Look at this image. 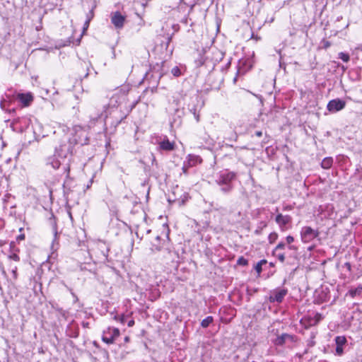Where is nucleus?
<instances>
[{
    "label": "nucleus",
    "instance_id": "obj_22",
    "mask_svg": "<svg viewBox=\"0 0 362 362\" xmlns=\"http://www.w3.org/2000/svg\"><path fill=\"white\" fill-rule=\"evenodd\" d=\"M267 226V223L266 221H261L259 223V226L255 230V233L257 235L260 234L262 233V230L263 228H266Z\"/></svg>",
    "mask_w": 362,
    "mask_h": 362
},
{
    "label": "nucleus",
    "instance_id": "obj_49",
    "mask_svg": "<svg viewBox=\"0 0 362 362\" xmlns=\"http://www.w3.org/2000/svg\"><path fill=\"white\" fill-rule=\"evenodd\" d=\"M177 201H178L180 205L185 204V201L184 199H182L181 201L180 200H177Z\"/></svg>",
    "mask_w": 362,
    "mask_h": 362
},
{
    "label": "nucleus",
    "instance_id": "obj_21",
    "mask_svg": "<svg viewBox=\"0 0 362 362\" xmlns=\"http://www.w3.org/2000/svg\"><path fill=\"white\" fill-rule=\"evenodd\" d=\"M214 321V318L212 316H208L207 317H206L205 319H204L202 322H201V326L203 327V328H206L209 326V325L211 323H212V322Z\"/></svg>",
    "mask_w": 362,
    "mask_h": 362
},
{
    "label": "nucleus",
    "instance_id": "obj_34",
    "mask_svg": "<svg viewBox=\"0 0 362 362\" xmlns=\"http://www.w3.org/2000/svg\"><path fill=\"white\" fill-rule=\"evenodd\" d=\"M278 259L281 262H284L285 261V255L284 253H279L278 255H276Z\"/></svg>",
    "mask_w": 362,
    "mask_h": 362
},
{
    "label": "nucleus",
    "instance_id": "obj_48",
    "mask_svg": "<svg viewBox=\"0 0 362 362\" xmlns=\"http://www.w3.org/2000/svg\"><path fill=\"white\" fill-rule=\"evenodd\" d=\"M292 206H286L284 207V210H291Z\"/></svg>",
    "mask_w": 362,
    "mask_h": 362
},
{
    "label": "nucleus",
    "instance_id": "obj_33",
    "mask_svg": "<svg viewBox=\"0 0 362 362\" xmlns=\"http://www.w3.org/2000/svg\"><path fill=\"white\" fill-rule=\"evenodd\" d=\"M191 112L193 113V115H194L195 117V119L197 120V122H199V119H200V115L199 113H197V111H196V109L194 108L192 110H191Z\"/></svg>",
    "mask_w": 362,
    "mask_h": 362
},
{
    "label": "nucleus",
    "instance_id": "obj_42",
    "mask_svg": "<svg viewBox=\"0 0 362 362\" xmlns=\"http://www.w3.org/2000/svg\"><path fill=\"white\" fill-rule=\"evenodd\" d=\"M25 239V235L22 234L17 237L18 240H23Z\"/></svg>",
    "mask_w": 362,
    "mask_h": 362
},
{
    "label": "nucleus",
    "instance_id": "obj_24",
    "mask_svg": "<svg viewBox=\"0 0 362 362\" xmlns=\"http://www.w3.org/2000/svg\"><path fill=\"white\" fill-rule=\"evenodd\" d=\"M322 319V316L320 313H316L313 315L314 321L311 322V325H317L318 322Z\"/></svg>",
    "mask_w": 362,
    "mask_h": 362
},
{
    "label": "nucleus",
    "instance_id": "obj_46",
    "mask_svg": "<svg viewBox=\"0 0 362 362\" xmlns=\"http://www.w3.org/2000/svg\"><path fill=\"white\" fill-rule=\"evenodd\" d=\"M267 262L266 259H262V260L259 261L258 263L262 266L263 264H267Z\"/></svg>",
    "mask_w": 362,
    "mask_h": 362
},
{
    "label": "nucleus",
    "instance_id": "obj_41",
    "mask_svg": "<svg viewBox=\"0 0 362 362\" xmlns=\"http://www.w3.org/2000/svg\"><path fill=\"white\" fill-rule=\"evenodd\" d=\"M74 131L77 133V132H83V129L81 127H76L74 128Z\"/></svg>",
    "mask_w": 362,
    "mask_h": 362
},
{
    "label": "nucleus",
    "instance_id": "obj_20",
    "mask_svg": "<svg viewBox=\"0 0 362 362\" xmlns=\"http://www.w3.org/2000/svg\"><path fill=\"white\" fill-rule=\"evenodd\" d=\"M49 164L54 168L58 169L60 167V162L58 159L55 158H49Z\"/></svg>",
    "mask_w": 362,
    "mask_h": 362
},
{
    "label": "nucleus",
    "instance_id": "obj_40",
    "mask_svg": "<svg viewBox=\"0 0 362 362\" xmlns=\"http://www.w3.org/2000/svg\"><path fill=\"white\" fill-rule=\"evenodd\" d=\"M344 266L346 267V269L350 272L351 270V265L349 262H346L344 264Z\"/></svg>",
    "mask_w": 362,
    "mask_h": 362
},
{
    "label": "nucleus",
    "instance_id": "obj_6",
    "mask_svg": "<svg viewBox=\"0 0 362 362\" xmlns=\"http://www.w3.org/2000/svg\"><path fill=\"white\" fill-rule=\"evenodd\" d=\"M236 174L233 172H225L220 174L216 183L218 185H232L231 182L235 178Z\"/></svg>",
    "mask_w": 362,
    "mask_h": 362
},
{
    "label": "nucleus",
    "instance_id": "obj_1",
    "mask_svg": "<svg viewBox=\"0 0 362 362\" xmlns=\"http://www.w3.org/2000/svg\"><path fill=\"white\" fill-rule=\"evenodd\" d=\"M320 235L318 229H313L310 226H303L300 230V238L305 243H310Z\"/></svg>",
    "mask_w": 362,
    "mask_h": 362
},
{
    "label": "nucleus",
    "instance_id": "obj_17",
    "mask_svg": "<svg viewBox=\"0 0 362 362\" xmlns=\"http://www.w3.org/2000/svg\"><path fill=\"white\" fill-rule=\"evenodd\" d=\"M313 321V316L311 315H307L300 320V323L303 325L305 328H308L309 327L315 326V325H311V322Z\"/></svg>",
    "mask_w": 362,
    "mask_h": 362
},
{
    "label": "nucleus",
    "instance_id": "obj_32",
    "mask_svg": "<svg viewBox=\"0 0 362 362\" xmlns=\"http://www.w3.org/2000/svg\"><path fill=\"white\" fill-rule=\"evenodd\" d=\"M17 270H18V268L16 266L13 267L12 268V274H13V278L14 279V280H16L17 278H18V274H17Z\"/></svg>",
    "mask_w": 362,
    "mask_h": 362
},
{
    "label": "nucleus",
    "instance_id": "obj_4",
    "mask_svg": "<svg viewBox=\"0 0 362 362\" xmlns=\"http://www.w3.org/2000/svg\"><path fill=\"white\" fill-rule=\"evenodd\" d=\"M287 293L288 290L286 288H276L271 292L269 300L271 303H281Z\"/></svg>",
    "mask_w": 362,
    "mask_h": 362
},
{
    "label": "nucleus",
    "instance_id": "obj_9",
    "mask_svg": "<svg viewBox=\"0 0 362 362\" xmlns=\"http://www.w3.org/2000/svg\"><path fill=\"white\" fill-rule=\"evenodd\" d=\"M336 344L335 355L341 356L344 354V346L347 344V339L345 336H337L334 339Z\"/></svg>",
    "mask_w": 362,
    "mask_h": 362
},
{
    "label": "nucleus",
    "instance_id": "obj_37",
    "mask_svg": "<svg viewBox=\"0 0 362 362\" xmlns=\"http://www.w3.org/2000/svg\"><path fill=\"white\" fill-rule=\"evenodd\" d=\"M256 272L259 274L262 271V265L259 264V263L257 264V265L255 266V267Z\"/></svg>",
    "mask_w": 362,
    "mask_h": 362
},
{
    "label": "nucleus",
    "instance_id": "obj_18",
    "mask_svg": "<svg viewBox=\"0 0 362 362\" xmlns=\"http://www.w3.org/2000/svg\"><path fill=\"white\" fill-rule=\"evenodd\" d=\"M348 293L351 298L362 295V285H358L356 288L350 289Z\"/></svg>",
    "mask_w": 362,
    "mask_h": 362
},
{
    "label": "nucleus",
    "instance_id": "obj_5",
    "mask_svg": "<svg viewBox=\"0 0 362 362\" xmlns=\"http://www.w3.org/2000/svg\"><path fill=\"white\" fill-rule=\"evenodd\" d=\"M298 340V339L297 336L284 333L278 336L274 341V344L276 346H283L286 341L295 343L297 342Z\"/></svg>",
    "mask_w": 362,
    "mask_h": 362
},
{
    "label": "nucleus",
    "instance_id": "obj_11",
    "mask_svg": "<svg viewBox=\"0 0 362 362\" xmlns=\"http://www.w3.org/2000/svg\"><path fill=\"white\" fill-rule=\"evenodd\" d=\"M158 147L160 150L165 151H171L175 148V143L174 141H170L169 139L165 136L162 141L158 143Z\"/></svg>",
    "mask_w": 362,
    "mask_h": 362
},
{
    "label": "nucleus",
    "instance_id": "obj_10",
    "mask_svg": "<svg viewBox=\"0 0 362 362\" xmlns=\"http://www.w3.org/2000/svg\"><path fill=\"white\" fill-rule=\"evenodd\" d=\"M145 240L150 242V244L151 245V250L153 251H158L161 249L163 246L160 237L158 235H156L152 237H147L146 238Z\"/></svg>",
    "mask_w": 362,
    "mask_h": 362
},
{
    "label": "nucleus",
    "instance_id": "obj_31",
    "mask_svg": "<svg viewBox=\"0 0 362 362\" xmlns=\"http://www.w3.org/2000/svg\"><path fill=\"white\" fill-rule=\"evenodd\" d=\"M92 16H93V14H91V16L88 18V19L86 21L84 25H83V33L88 29Z\"/></svg>",
    "mask_w": 362,
    "mask_h": 362
},
{
    "label": "nucleus",
    "instance_id": "obj_39",
    "mask_svg": "<svg viewBox=\"0 0 362 362\" xmlns=\"http://www.w3.org/2000/svg\"><path fill=\"white\" fill-rule=\"evenodd\" d=\"M148 1V0H139V2L143 7H145L147 5Z\"/></svg>",
    "mask_w": 362,
    "mask_h": 362
},
{
    "label": "nucleus",
    "instance_id": "obj_52",
    "mask_svg": "<svg viewBox=\"0 0 362 362\" xmlns=\"http://www.w3.org/2000/svg\"><path fill=\"white\" fill-rule=\"evenodd\" d=\"M81 141H78V140H75V143L77 144V143H80Z\"/></svg>",
    "mask_w": 362,
    "mask_h": 362
},
{
    "label": "nucleus",
    "instance_id": "obj_3",
    "mask_svg": "<svg viewBox=\"0 0 362 362\" xmlns=\"http://www.w3.org/2000/svg\"><path fill=\"white\" fill-rule=\"evenodd\" d=\"M119 335V331L117 328L108 327L103 332L102 339L105 343L112 344Z\"/></svg>",
    "mask_w": 362,
    "mask_h": 362
},
{
    "label": "nucleus",
    "instance_id": "obj_47",
    "mask_svg": "<svg viewBox=\"0 0 362 362\" xmlns=\"http://www.w3.org/2000/svg\"><path fill=\"white\" fill-rule=\"evenodd\" d=\"M134 320H129V322H128V325H129V327L133 326V325H134Z\"/></svg>",
    "mask_w": 362,
    "mask_h": 362
},
{
    "label": "nucleus",
    "instance_id": "obj_51",
    "mask_svg": "<svg viewBox=\"0 0 362 362\" xmlns=\"http://www.w3.org/2000/svg\"><path fill=\"white\" fill-rule=\"evenodd\" d=\"M141 21H142V22L139 23V25H144V22L143 21L142 19H141Z\"/></svg>",
    "mask_w": 362,
    "mask_h": 362
},
{
    "label": "nucleus",
    "instance_id": "obj_38",
    "mask_svg": "<svg viewBox=\"0 0 362 362\" xmlns=\"http://www.w3.org/2000/svg\"><path fill=\"white\" fill-rule=\"evenodd\" d=\"M190 167H188V165L187 164L186 162H184V165H183V167H182V171L184 173L187 174V170Z\"/></svg>",
    "mask_w": 362,
    "mask_h": 362
},
{
    "label": "nucleus",
    "instance_id": "obj_28",
    "mask_svg": "<svg viewBox=\"0 0 362 362\" xmlns=\"http://www.w3.org/2000/svg\"><path fill=\"white\" fill-rule=\"evenodd\" d=\"M285 247H286V245L283 242H281L279 243L276 246V247L274 248V251H273V255H275L276 252L279 250H284L285 249Z\"/></svg>",
    "mask_w": 362,
    "mask_h": 362
},
{
    "label": "nucleus",
    "instance_id": "obj_26",
    "mask_svg": "<svg viewBox=\"0 0 362 362\" xmlns=\"http://www.w3.org/2000/svg\"><path fill=\"white\" fill-rule=\"evenodd\" d=\"M171 73L175 77H178L182 75V71H181L180 67H178L177 66H176L172 69Z\"/></svg>",
    "mask_w": 362,
    "mask_h": 362
},
{
    "label": "nucleus",
    "instance_id": "obj_50",
    "mask_svg": "<svg viewBox=\"0 0 362 362\" xmlns=\"http://www.w3.org/2000/svg\"><path fill=\"white\" fill-rule=\"evenodd\" d=\"M69 170H70V168H69V166H68V167L66 168L67 175H69Z\"/></svg>",
    "mask_w": 362,
    "mask_h": 362
},
{
    "label": "nucleus",
    "instance_id": "obj_29",
    "mask_svg": "<svg viewBox=\"0 0 362 362\" xmlns=\"http://www.w3.org/2000/svg\"><path fill=\"white\" fill-rule=\"evenodd\" d=\"M221 191L227 193L229 192L233 189V185H222Z\"/></svg>",
    "mask_w": 362,
    "mask_h": 362
},
{
    "label": "nucleus",
    "instance_id": "obj_25",
    "mask_svg": "<svg viewBox=\"0 0 362 362\" xmlns=\"http://www.w3.org/2000/svg\"><path fill=\"white\" fill-rule=\"evenodd\" d=\"M339 58L341 59L344 62H348L350 59L349 54L344 52H339Z\"/></svg>",
    "mask_w": 362,
    "mask_h": 362
},
{
    "label": "nucleus",
    "instance_id": "obj_30",
    "mask_svg": "<svg viewBox=\"0 0 362 362\" xmlns=\"http://www.w3.org/2000/svg\"><path fill=\"white\" fill-rule=\"evenodd\" d=\"M8 258L10 259H12L13 261H16V262H18L20 261V257L19 256L16 254V253H13V254H11L9 256H8Z\"/></svg>",
    "mask_w": 362,
    "mask_h": 362
},
{
    "label": "nucleus",
    "instance_id": "obj_7",
    "mask_svg": "<svg viewBox=\"0 0 362 362\" xmlns=\"http://www.w3.org/2000/svg\"><path fill=\"white\" fill-rule=\"evenodd\" d=\"M275 221L279 225L281 231H285L287 230V225L291 223L292 221V218L289 215H282L281 214H278L275 218Z\"/></svg>",
    "mask_w": 362,
    "mask_h": 362
},
{
    "label": "nucleus",
    "instance_id": "obj_43",
    "mask_svg": "<svg viewBox=\"0 0 362 362\" xmlns=\"http://www.w3.org/2000/svg\"><path fill=\"white\" fill-rule=\"evenodd\" d=\"M288 249L289 250H298V247L295 245H289L288 246Z\"/></svg>",
    "mask_w": 362,
    "mask_h": 362
},
{
    "label": "nucleus",
    "instance_id": "obj_36",
    "mask_svg": "<svg viewBox=\"0 0 362 362\" xmlns=\"http://www.w3.org/2000/svg\"><path fill=\"white\" fill-rule=\"evenodd\" d=\"M322 43L323 44V46H322V47H323V48H325V49H327V48H328L329 47H330V45H331V43H330L329 41L325 40H322Z\"/></svg>",
    "mask_w": 362,
    "mask_h": 362
},
{
    "label": "nucleus",
    "instance_id": "obj_15",
    "mask_svg": "<svg viewBox=\"0 0 362 362\" xmlns=\"http://www.w3.org/2000/svg\"><path fill=\"white\" fill-rule=\"evenodd\" d=\"M185 162L188 165V167L191 168L201 163L202 162V159L199 156L189 154L188 155L187 160Z\"/></svg>",
    "mask_w": 362,
    "mask_h": 362
},
{
    "label": "nucleus",
    "instance_id": "obj_8",
    "mask_svg": "<svg viewBox=\"0 0 362 362\" xmlns=\"http://www.w3.org/2000/svg\"><path fill=\"white\" fill-rule=\"evenodd\" d=\"M346 102L341 99H334L330 100L327 106V110L329 112H338L344 108Z\"/></svg>",
    "mask_w": 362,
    "mask_h": 362
},
{
    "label": "nucleus",
    "instance_id": "obj_27",
    "mask_svg": "<svg viewBox=\"0 0 362 362\" xmlns=\"http://www.w3.org/2000/svg\"><path fill=\"white\" fill-rule=\"evenodd\" d=\"M237 264L240 266H247L248 261L244 257H240L237 261Z\"/></svg>",
    "mask_w": 362,
    "mask_h": 362
},
{
    "label": "nucleus",
    "instance_id": "obj_45",
    "mask_svg": "<svg viewBox=\"0 0 362 362\" xmlns=\"http://www.w3.org/2000/svg\"><path fill=\"white\" fill-rule=\"evenodd\" d=\"M163 227L167 230V233H166V237L168 238V233H169V228L167 226L165 225H163Z\"/></svg>",
    "mask_w": 362,
    "mask_h": 362
},
{
    "label": "nucleus",
    "instance_id": "obj_19",
    "mask_svg": "<svg viewBox=\"0 0 362 362\" xmlns=\"http://www.w3.org/2000/svg\"><path fill=\"white\" fill-rule=\"evenodd\" d=\"M332 163H333L332 158L330 157H327L322 160V161L321 163V166H322V168H323L325 169H329V168H331Z\"/></svg>",
    "mask_w": 362,
    "mask_h": 362
},
{
    "label": "nucleus",
    "instance_id": "obj_2",
    "mask_svg": "<svg viewBox=\"0 0 362 362\" xmlns=\"http://www.w3.org/2000/svg\"><path fill=\"white\" fill-rule=\"evenodd\" d=\"M180 29V26L177 24L170 25L169 23H165L162 28L163 31H166V33L163 34V37L166 39V49L169 46L173 35Z\"/></svg>",
    "mask_w": 362,
    "mask_h": 362
},
{
    "label": "nucleus",
    "instance_id": "obj_35",
    "mask_svg": "<svg viewBox=\"0 0 362 362\" xmlns=\"http://www.w3.org/2000/svg\"><path fill=\"white\" fill-rule=\"evenodd\" d=\"M287 244L291 245L294 241V238L291 235H288L286 238Z\"/></svg>",
    "mask_w": 362,
    "mask_h": 362
},
{
    "label": "nucleus",
    "instance_id": "obj_16",
    "mask_svg": "<svg viewBox=\"0 0 362 362\" xmlns=\"http://www.w3.org/2000/svg\"><path fill=\"white\" fill-rule=\"evenodd\" d=\"M146 219H147L146 215L144 214L143 223H141L139 225L137 226V228H139L140 230V233L142 235V236L141 237V240H142L144 239V232H146L147 234H149L151 231V230L150 228H146L145 226V223L146 222Z\"/></svg>",
    "mask_w": 362,
    "mask_h": 362
},
{
    "label": "nucleus",
    "instance_id": "obj_14",
    "mask_svg": "<svg viewBox=\"0 0 362 362\" xmlns=\"http://www.w3.org/2000/svg\"><path fill=\"white\" fill-rule=\"evenodd\" d=\"M17 99L23 104L24 107L30 105L33 100V96L31 93H18L17 95Z\"/></svg>",
    "mask_w": 362,
    "mask_h": 362
},
{
    "label": "nucleus",
    "instance_id": "obj_12",
    "mask_svg": "<svg viewBox=\"0 0 362 362\" xmlns=\"http://www.w3.org/2000/svg\"><path fill=\"white\" fill-rule=\"evenodd\" d=\"M125 18L119 12L117 11L112 13L111 21L112 23L117 28L123 26Z\"/></svg>",
    "mask_w": 362,
    "mask_h": 362
},
{
    "label": "nucleus",
    "instance_id": "obj_23",
    "mask_svg": "<svg viewBox=\"0 0 362 362\" xmlns=\"http://www.w3.org/2000/svg\"><path fill=\"white\" fill-rule=\"evenodd\" d=\"M278 237L279 235L276 232L271 233L268 236L269 243H274L278 239Z\"/></svg>",
    "mask_w": 362,
    "mask_h": 362
},
{
    "label": "nucleus",
    "instance_id": "obj_44",
    "mask_svg": "<svg viewBox=\"0 0 362 362\" xmlns=\"http://www.w3.org/2000/svg\"><path fill=\"white\" fill-rule=\"evenodd\" d=\"M255 135H256L257 136H258V137H260V136H262V132L261 131H257V132H255Z\"/></svg>",
    "mask_w": 362,
    "mask_h": 362
},
{
    "label": "nucleus",
    "instance_id": "obj_13",
    "mask_svg": "<svg viewBox=\"0 0 362 362\" xmlns=\"http://www.w3.org/2000/svg\"><path fill=\"white\" fill-rule=\"evenodd\" d=\"M124 97V93L122 92L121 89L115 90V93L112 95L110 98V104L111 107H116L121 102V99Z\"/></svg>",
    "mask_w": 362,
    "mask_h": 362
}]
</instances>
